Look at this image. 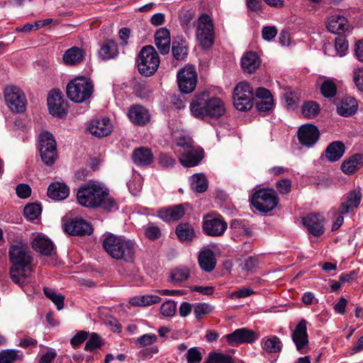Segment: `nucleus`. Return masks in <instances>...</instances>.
<instances>
[{"instance_id": "nucleus-62", "label": "nucleus", "mask_w": 363, "mask_h": 363, "mask_svg": "<svg viewBox=\"0 0 363 363\" xmlns=\"http://www.w3.org/2000/svg\"><path fill=\"white\" fill-rule=\"evenodd\" d=\"M159 163L162 167L168 168L173 167L175 164L176 161L172 156L165 153H162L159 157Z\"/></svg>"}, {"instance_id": "nucleus-29", "label": "nucleus", "mask_w": 363, "mask_h": 363, "mask_svg": "<svg viewBox=\"0 0 363 363\" xmlns=\"http://www.w3.org/2000/svg\"><path fill=\"white\" fill-rule=\"evenodd\" d=\"M85 56V51L79 47H72L67 49L63 55L64 63L69 66H74L80 64Z\"/></svg>"}, {"instance_id": "nucleus-8", "label": "nucleus", "mask_w": 363, "mask_h": 363, "mask_svg": "<svg viewBox=\"0 0 363 363\" xmlns=\"http://www.w3.org/2000/svg\"><path fill=\"white\" fill-rule=\"evenodd\" d=\"M279 197L272 189H262L257 191L252 198L253 206L259 211L268 213L272 211L279 203Z\"/></svg>"}, {"instance_id": "nucleus-43", "label": "nucleus", "mask_w": 363, "mask_h": 363, "mask_svg": "<svg viewBox=\"0 0 363 363\" xmlns=\"http://www.w3.org/2000/svg\"><path fill=\"white\" fill-rule=\"evenodd\" d=\"M320 93L325 98H333L336 95L337 86L333 79H327L320 84Z\"/></svg>"}, {"instance_id": "nucleus-16", "label": "nucleus", "mask_w": 363, "mask_h": 363, "mask_svg": "<svg viewBox=\"0 0 363 363\" xmlns=\"http://www.w3.org/2000/svg\"><path fill=\"white\" fill-rule=\"evenodd\" d=\"M204 156L203 150L200 147L194 146L181 151L179 156L180 163L186 167H192L198 165Z\"/></svg>"}, {"instance_id": "nucleus-3", "label": "nucleus", "mask_w": 363, "mask_h": 363, "mask_svg": "<svg viewBox=\"0 0 363 363\" xmlns=\"http://www.w3.org/2000/svg\"><path fill=\"white\" fill-rule=\"evenodd\" d=\"M191 114L199 119H218L226 113L224 102L207 91L196 94L190 104Z\"/></svg>"}, {"instance_id": "nucleus-13", "label": "nucleus", "mask_w": 363, "mask_h": 363, "mask_svg": "<svg viewBox=\"0 0 363 363\" xmlns=\"http://www.w3.org/2000/svg\"><path fill=\"white\" fill-rule=\"evenodd\" d=\"M292 340L297 350L301 354H306L309 351V342L307 333V322L302 319L296 326L292 333Z\"/></svg>"}, {"instance_id": "nucleus-44", "label": "nucleus", "mask_w": 363, "mask_h": 363, "mask_svg": "<svg viewBox=\"0 0 363 363\" xmlns=\"http://www.w3.org/2000/svg\"><path fill=\"white\" fill-rule=\"evenodd\" d=\"M320 112L319 104L315 101H306L302 106V113L308 118L315 117Z\"/></svg>"}, {"instance_id": "nucleus-39", "label": "nucleus", "mask_w": 363, "mask_h": 363, "mask_svg": "<svg viewBox=\"0 0 363 363\" xmlns=\"http://www.w3.org/2000/svg\"><path fill=\"white\" fill-rule=\"evenodd\" d=\"M262 348L268 353H278L281 350V342L277 336L264 337L261 340Z\"/></svg>"}, {"instance_id": "nucleus-45", "label": "nucleus", "mask_w": 363, "mask_h": 363, "mask_svg": "<svg viewBox=\"0 0 363 363\" xmlns=\"http://www.w3.org/2000/svg\"><path fill=\"white\" fill-rule=\"evenodd\" d=\"M43 291L46 297L50 299L56 306L58 311L64 308L65 296L61 294H57L52 289L44 287Z\"/></svg>"}, {"instance_id": "nucleus-64", "label": "nucleus", "mask_w": 363, "mask_h": 363, "mask_svg": "<svg viewBox=\"0 0 363 363\" xmlns=\"http://www.w3.org/2000/svg\"><path fill=\"white\" fill-rule=\"evenodd\" d=\"M145 233L146 237L150 240H156L159 238L161 235L160 228L155 225L147 226L145 228Z\"/></svg>"}, {"instance_id": "nucleus-38", "label": "nucleus", "mask_w": 363, "mask_h": 363, "mask_svg": "<svg viewBox=\"0 0 363 363\" xmlns=\"http://www.w3.org/2000/svg\"><path fill=\"white\" fill-rule=\"evenodd\" d=\"M176 234L184 242H192L196 236L194 228L189 223H180L176 228Z\"/></svg>"}, {"instance_id": "nucleus-63", "label": "nucleus", "mask_w": 363, "mask_h": 363, "mask_svg": "<svg viewBox=\"0 0 363 363\" xmlns=\"http://www.w3.org/2000/svg\"><path fill=\"white\" fill-rule=\"evenodd\" d=\"M277 34V30L275 26H265L262 28V38L266 40H271Z\"/></svg>"}, {"instance_id": "nucleus-9", "label": "nucleus", "mask_w": 363, "mask_h": 363, "mask_svg": "<svg viewBox=\"0 0 363 363\" xmlns=\"http://www.w3.org/2000/svg\"><path fill=\"white\" fill-rule=\"evenodd\" d=\"M233 104L241 111H247L253 106V89L246 82H239L233 90Z\"/></svg>"}, {"instance_id": "nucleus-17", "label": "nucleus", "mask_w": 363, "mask_h": 363, "mask_svg": "<svg viewBox=\"0 0 363 363\" xmlns=\"http://www.w3.org/2000/svg\"><path fill=\"white\" fill-rule=\"evenodd\" d=\"M319 136L318 128L312 124L303 125L298 130L299 143L306 147L313 146L318 141Z\"/></svg>"}, {"instance_id": "nucleus-50", "label": "nucleus", "mask_w": 363, "mask_h": 363, "mask_svg": "<svg viewBox=\"0 0 363 363\" xmlns=\"http://www.w3.org/2000/svg\"><path fill=\"white\" fill-rule=\"evenodd\" d=\"M157 340L156 335L153 333L145 334L139 337L135 342V344L138 347H147L155 342Z\"/></svg>"}, {"instance_id": "nucleus-58", "label": "nucleus", "mask_w": 363, "mask_h": 363, "mask_svg": "<svg viewBox=\"0 0 363 363\" xmlns=\"http://www.w3.org/2000/svg\"><path fill=\"white\" fill-rule=\"evenodd\" d=\"M353 80L358 89L363 91V68L354 69Z\"/></svg>"}, {"instance_id": "nucleus-60", "label": "nucleus", "mask_w": 363, "mask_h": 363, "mask_svg": "<svg viewBox=\"0 0 363 363\" xmlns=\"http://www.w3.org/2000/svg\"><path fill=\"white\" fill-rule=\"evenodd\" d=\"M89 333L85 331L77 333L70 340L71 345L76 347L79 346L84 340L88 338Z\"/></svg>"}, {"instance_id": "nucleus-59", "label": "nucleus", "mask_w": 363, "mask_h": 363, "mask_svg": "<svg viewBox=\"0 0 363 363\" xmlns=\"http://www.w3.org/2000/svg\"><path fill=\"white\" fill-rule=\"evenodd\" d=\"M335 48L340 55H342L348 48V43L345 37L339 36L336 38L335 41Z\"/></svg>"}, {"instance_id": "nucleus-21", "label": "nucleus", "mask_w": 363, "mask_h": 363, "mask_svg": "<svg viewBox=\"0 0 363 363\" xmlns=\"http://www.w3.org/2000/svg\"><path fill=\"white\" fill-rule=\"evenodd\" d=\"M302 221L308 232L314 236L324 233L323 218L320 214L310 213L302 218Z\"/></svg>"}, {"instance_id": "nucleus-51", "label": "nucleus", "mask_w": 363, "mask_h": 363, "mask_svg": "<svg viewBox=\"0 0 363 363\" xmlns=\"http://www.w3.org/2000/svg\"><path fill=\"white\" fill-rule=\"evenodd\" d=\"M176 303L172 300H168L162 304L160 312L164 316H173L176 313Z\"/></svg>"}, {"instance_id": "nucleus-47", "label": "nucleus", "mask_w": 363, "mask_h": 363, "mask_svg": "<svg viewBox=\"0 0 363 363\" xmlns=\"http://www.w3.org/2000/svg\"><path fill=\"white\" fill-rule=\"evenodd\" d=\"M104 345L101 337L96 333H92L86 342L84 350L92 352L96 349L100 348Z\"/></svg>"}, {"instance_id": "nucleus-52", "label": "nucleus", "mask_w": 363, "mask_h": 363, "mask_svg": "<svg viewBox=\"0 0 363 363\" xmlns=\"http://www.w3.org/2000/svg\"><path fill=\"white\" fill-rule=\"evenodd\" d=\"M186 357L188 363H199L202 360V354L197 347L188 350Z\"/></svg>"}, {"instance_id": "nucleus-56", "label": "nucleus", "mask_w": 363, "mask_h": 363, "mask_svg": "<svg viewBox=\"0 0 363 363\" xmlns=\"http://www.w3.org/2000/svg\"><path fill=\"white\" fill-rule=\"evenodd\" d=\"M258 266V260L256 257H250L245 259L242 269L246 272V274L255 272Z\"/></svg>"}, {"instance_id": "nucleus-28", "label": "nucleus", "mask_w": 363, "mask_h": 363, "mask_svg": "<svg viewBox=\"0 0 363 363\" xmlns=\"http://www.w3.org/2000/svg\"><path fill=\"white\" fill-rule=\"evenodd\" d=\"M153 159L152 150L145 147L135 148L132 154V160L138 166H147L153 162Z\"/></svg>"}, {"instance_id": "nucleus-57", "label": "nucleus", "mask_w": 363, "mask_h": 363, "mask_svg": "<svg viewBox=\"0 0 363 363\" xmlns=\"http://www.w3.org/2000/svg\"><path fill=\"white\" fill-rule=\"evenodd\" d=\"M45 26L40 21H35L34 23H26L21 27H18L16 30L22 33H30L32 30H37L40 28Z\"/></svg>"}, {"instance_id": "nucleus-10", "label": "nucleus", "mask_w": 363, "mask_h": 363, "mask_svg": "<svg viewBox=\"0 0 363 363\" xmlns=\"http://www.w3.org/2000/svg\"><path fill=\"white\" fill-rule=\"evenodd\" d=\"M196 39L203 49L211 48L215 40L214 27L211 18L206 14L200 16L196 28Z\"/></svg>"}, {"instance_id": "nucleus-1", "label": "nucleus", "mask_w": 363, "mask_h": 363, "mask_svg": "<svg viewBox=\"0 0 363 363\" xmlns=\"http://www.w3.org/2000/svg\"><path fill=\"white\" fill-rule=\"evenodd\" d=\"M9 259L11 263L9 274L11 280L23 288L24 280L30 276L33 256L26 243L15 241L11 244L9 250Z\"/></svg>"}, {"instance_id": "nucleus-36", "label": "nucleus", "mask_w": 363, "mask_h": 363, "mask_svg": "<svg viewBox=\"0 0 363 363\" xmlns=\"http://www.w3.org/2000/svg\"><path fill=\"white\" fill-rule=\"evenodd\" d=\"M345 150V145L340 141L331 143L325 150V157L330 162L340 160Z\"/></svg>"}, {"instance_id": "nucleus-25", "label": "nucleus", "mask_w": 363, "mask_h": 363, "mask_svg": "<svg viewBox=\"0 0 363 363\" xmlns=\"http://www.w3.org/2000/svg\"><path fill=\"white\" fill-rule=\"evenodd\" d=\"M130 121L138 125H145L150 120L149 111L141 105L130 106L128 113Z\"/></svg>"}, {"instance_id": "nucleus-55", "label": "nucleus", "mask_w": 363, "mask_h": 363, "mask_svg": "<svg viewBox=\"0 0 363 363\" xmlns=\"http://www.w3.org/2000/svg\"><path fill=\"white\" fill-rule=\"evenodd\" d=\"M176 143L178 147H180L182 148V150H179V152L181 151H185L186 149L191 148L194 147L192 139L188 136L179 137L177 139Z\"/></svg>"}, {"instance_id": "nucleus-22", "label": "nucleus", "mask_w": 363, "mask_h": 363, "mask_svg": "<svg viewBox=\"0 0 363 363\" xmlns=\"http://www.w3.org/2000/svg\"><path fill=\"white\" fill-rule=\"evenodd\" d=\"M362 197V193L358 189H354L347 193L345 201L338 208V213L345 214L351 212L354 208H357L361 202Z\"/></svg>"}, {"instance_id": "nucleus-61", "label": "nucleus", "mask_w": 363, "mask_h": 363, "mask_svg": "<svg viewBox=\"0 0 363 363\" xmlns=\"http://www.w3.org/2000/svg\"><path fill=\"white\" fill-rule=\"evenodd\" d=\"M16 194L21 199H26L30 196L31 189L28 184H20L16 189Z\"/></svg>"}, {"instance_id": "nucleus-48", "label": "nucleus", "mask_w": 363, "mask_h": 363, "mask_svg": "<svg viewBox=\"0 0 363 363\" xmlns=\"http://www.w3.org/2000/svg\"><path fill=\"white\" fill-rule=\"evenodd\" d=\"M41 210L40 204L31 203L25 206L24 216L28 220H33L40 216Z\"/></svg>"}, {"instance_id": "nucleus-54", "label": "nucleus", "mask_w": 363, "mask_h": 363, "mask_svg": "<svg viewBox=\"0 0 363 363\" xmlns=\"http://www.w3.org/2000/svg\"><path fill=\"white\" fill-rule=\"evenodd\" d=\"M17 358L15 350H6L0 352V363H13Z\"/></svg>"}, {"instance_id": "nucleus-41", "label": "nucleus", "mask_w": 363, "mask_h": 363, "mask_svg": "<svg viewBox=\"0 0 363 363\" xmlns=\"http://www.w3.org/2000/svg\"><path fill=\"white\" fill-rule=\"evenodd\" d=\"M172 52L175 60L182 61L186 58L189 49L184 43L174 40L172 45Z\"/></svg>"}, {"instance_id": "nucleus-12", "label": "nucleus", "mask_w": 363, "mask_h": 363, "mask_svg": "<svg viewBox=\"0 0 363 363\" xmlns=\"http://www.w3.org/2000/svg\"><path fill=\"white\" fill-rule=\"evenodd\" d=\"M178 85L182 92H192L196 86L197 74L193 66H186L177 74Z\"/></svg>"}, {"instance_id": "nucleus-35", "label": "nucleus", "mask_w": 363, "mask_h": 363, "mask_svg": "<svg viewBox=\"0 0 363 363\" xmlns=\"http://www.w3.org/2000/svg\"><path fill=\"white\" fill-rule=\"evenodd\" d=\"M363 164V156L356 154L345 160L341 165L342 172L347 174H351L357 171Z\"/></svg>"}, {"instance_id": "nucleus-11", "label": "nucleus", "mask_w": 363, "mask_h": 363, "mask_svg": "<svg viewBox=\"0 0 363 363\" xmlns=\"http://www.w3.org/2000/svg\"><path fill=\"white\" fill-rule=\"evenodd\" d=\"M4 94L6 103L12 111L23 113L26 111L27 99L21 89L13 85L7 86Z\"/></svg>"}, {"instance_id": "nucleus-5", "label": "nucleus", "mask_w": 363, "mask_h": 363, "mask_svg": "<svg viewBox=\"0 0 363 363\" xmlns=\"http://www.w3.org/2000/svg\"><path fill=\"white\" fill-rule=\"evenodd\" d=\"M66 91L67 97L71 101L75 103H82L92 96L94 84L86 77H76L67 84Z\"/></svg>"}, {"instance_id": "nucleus-19", "label": "nucleus", "mask_w": 363, "mask_h": 363, "mask_svg": "<svg viewBox=\"0 0 363 363\" xmlns=\"http://www.w3.org/2000/svg\"><path fill=\"white\" fill-rule=\"evenodd\" d=\"M224 337L227 342L232 346L242 343H250L256 339L255 333L246 328L237 329L233 333L226 335Z\"/></svg>"}, {"instance_id": "nucleus-23", "label": "nucleus", "mask_w": 363, "mask_h": 363, "mask_svg": "<svg viewBox=\"0 0 363 363\" xmlns=\"http://www.w3.org/2000/svg\"><path fill=\"white\" fill-rule=\"evenodd\" d=\"M185 206H187V204H178L162 208L158 210L157 216L164 221H177L185 214Z\"/></svg>"}, {"instance_id": "nucleus-34", "label": "nucleus", "mask_w": 363, "mask_h": 363, "mask_svg": "<svg viewBox=\"0 0 363 363\" xmlns=\"http://www.w3.org/2000/svg\"><path fill=\"white\" fill-rule=\"evenodd\" d=\"M69 193V188L62 183H52L48 189V196L55 200L60 201L66 199Z\"/></svg>"}, {"instance_id": "nucleus-15", "label": "nucleus", "mask_w": 363, "mask_h": 363, "mask_svg": "<svg viewBox=\"0 0 363 363\" xmlns=\"http://www.w3.org/2000/svg\"><path fill=\"white\" fill-rule=\"evenodd\" d=\"M227 223L221 216H207L203 223V229L210 236H220L226 230Z\"/></svg>"}, {"instance_id": "nucleus-33", "label": "nucleus", "mask_w": 363, "mask_h": 363, "mask_svg": "<svg viewBox=\"0 0 363 363\" xmlns=\"http://www.w3.org/2000/svg\"><path fill=\"white\" fill-rule=\"evenodd\" d=\"M259 65V58L254 52H248L242 57L241 66L245 72L249 74L253 73Z\"/></svg>"}, {"instance_id": "nucleus-49", "label": "nucleus", "mask_w": 363, "mask_h": 363, "mask_svg": "<svg viewBox=\"0 0 363 363\" xmlns=\"http://www.w3.org/2000/svg\"><path fill=\"white\" fill-rule=\"evenodd\" d=\"M213 307L206 303H197L194 306V313L197 319L201 318L204 315L210 313Z\"/></svg>"}, {"instance_id": "nucleus-31", "label": "nucleus", "mask_w": 363, "mask_h": 363, "mask_svg": "<svg viewBox=\"0 0 363 363\" xmlns=\"http://www.w3.org/2000/svg\"><path fill=\"white\" fill-rule=\"evenodd\" d=\"M33 248L45 256H50L54 250L52 242L42 235H38L32 242Z\"/></svg>"}, {"instance_id": "nucleus-26", "label": "nucleus", "mask_w": 363, "mask_h": 363, "mask_svg": "<svg viewBox=\"0 0 363 363\" xmlns=\"http://www.w3.org/2000/svg\"><path fill=\"white\" fill-rule=\"evenodd\" d=\"M337 112L340 116L347 117L354 114L357 110V102L352 96H344L340 100H336Z\"/></svg>"}, {"instance_id": "nucleus-37", "label": "nucleus", "mask_w": 363, "mask_h": 363, "mask_svg": "<svg viewBox=\"0 0 363 363\" xmlns=\"http://www.w3.org/2000/svg\"><path fill=\"white\" fill-rule=\"evenodd\" d=\"M118 53L117 43L113 40H106L99 50V57L104 60L114 58Z\"/></svg>"}, {"instance_id": "nucleus-30", "label": "nucleus", "mask_w": 363, "mask_h": 363, "mask_svg": "<svg viewBox=\"0 0 363 363\" xmlns=\"http://www.w3.org/2000/svg\"><path fill=\"white\" fill-rule=\"evenodd\" d=\"M255 96L260 99L256 104L259 111H267L272 108L273 99L269 90L262 87L258 88L255 91Z\"/></svg>"}, {"instance_id": "nucleus-46", "label": "nucleus", "mask_w": 363, "mask_h": 363, "mask_svg": "<svg viewBox=\"0 0 363 363\" xmlns=\"http://www.w3.org/2000/svg\"><path fill=\"white\" fill-rule=\"evenodd\" d=\"M205 363H234V360L230 355L212 352L209 353Z\"/></svg>"}, {"instance_id": "nucleus-2", "label": "nucleus", "mask_w": 363, "mask_h": 363, "mask_svg": "<svg viewBox=\"0 0 363 363\" xmlns=\"http://www.w3.org/2000/svg\"><path fill=\"white\" fill-rule=\"evenodd\" d=\"M107 188L96 182H90L82 185L77 194V201L83 206L96 208L101 207L111 211L117 208L116 201L108 196Z\"/></svg>"}, {"instance_id": "nucleus-53", "label": "nucleus", "mask_w": 363, "mask_h": 363, "mask_svg": "<svg viewBox=\"0 0 363 363\" xmlns=\"http://www.w3.org/2000/svg\"><path fill=\"white\" fill-rule=\"evenodd\" d=\"M276 188L281 194H288L291 190V181L289 179H283L276 182Z\"/></svg>"}, {"instance_id": "nucleus-4", "label": "nucleus", "mask_w": 363, "mask_h": 363, "mask_svg": "<svg viewBox=\"0 0 363 363\" xmlns=\"http://www.w3.org/2000/svg\"><path fill=\"white\" fill-rule=\"evenodd\" d=\"M103 247L113 258L132 262L135 252V243L122 236L108 234L103 240Z\"/></svg>"}, {"instance_id": "nucleus-24", "label": "nucleus", "mask_w": 363, "mask_h": 363, "mask_svg": "<svg viewBox=\"0 0 363 363\" xmlns=\"http://www.w3.org/2000/svg\"><path fill=\"white\" fill-rule=\"evenodd\" d=\"M327 28L330 33L340 34L348 30L350 26L344 16L335 13L329 16Z\"/></svg>"}, {"instance_id": "nucleus-40", "label": "nucleus", "mask_w": 363, "mask_h": 363, "mask_svg": "<svg viewBox=\"0 0 363 363\" xmlns=\"http://www.w3.org/2000/svg\"><path fill=\"white\" fill-rule=\"evenodd\" d=\"M192 190L198 193L206 191L208 186V182L203 174H195L190 178Z\"/></svg>"}, {"instance_id": "nucleus-7", "label": "nucleus", "mask_w": 363, "mask_h": 363, "mask_svg": "<svg viewBox=\"0 0 363 363\" xmlns=\"http://www.w3.org/2000/svg\"><path fill=\"white\" fill-rule=\"evenodd\" d=\"M39 151L45 164L51 166L55 162L57 158V143L50 132L45 130L40 134Z\"/></svg>"}, {"instance_id": "nucleus-32", "label": "nucleus", "mask_w": 363, "mask_h": 363, "mask_svg": "<svg viewBox=\"0 0 363 363\" xmlns=\"http://www.w3.org/2000/svg\"><path fill=\"white\" fill-rule=\"evenodd\" d=\"M199 263L201 268L205 272H212L216 264V259L212 250L207 249L200 252Z\"/></svg>"}, {"instance_id": "nucleus-20", "label": "nucleus", "mask_w": 363, "mask_h": 363, "mask_svg": "<svg viewBox=\"0 0 363 363\" xmlns=\"http://www.w3.org/2000/svg\"><path fill=\"white\" fill-rule=\"evenodd\" d=\"M113 126L110 120L106 118L94 119L88 126L90 133L97 138L108 136L112 132Z\"/></svg>"}, {"instance_id": "nucleus-42", "label": "nucleus", "mask_w": 363, "mask_h": 363, "mask_svg": "<svg viewBox=\"0 0 363 363\" xmlns=\"http://www.w3.org/2000/svg\"><path fill=\"white\" fill-rule=\"evenodd\" d=\"M190 270L187 267H179L173 269L170 273V279L174 284H179L188 279Z\"/></svg>"}, {"instance_id": "nucleus-18", "label": "nucleus", "mask_w": 363, "mask_h": 363, "mask_svg": "<svg viewBox=\"0 0 363 363\" xmlns=\"http://www.w3.org/2000/svg\"><path fill=\"white\" fill-rule=\"evenodd\" d=\"M65 231L72 235H91L93 228L91 224L82 218H76L65 224Z\"/></svg>"}, {"instance_id": "nucleus-27", "label": "nucleus", "mask_w": 363, "mask_h": 363, "mask_svg": "<svg viewBox=\"0 0 363 363\" xmlns=\"http://www.w3.org/2000/svg\"><path fill=\"white\" fill-rule=\"evenodd\" d=\"M155 43L157 48L162 55L169 53L170 50V33L166 28H161L155 33Z\"/></svg>"}, {"instance_id": "nucleus-14", "label": "nucleus", "mask_w": 363, "mask_h": 363, "mask_svg": "<svg viewBox=\"0 0 363 363\" xmlns=\"http://www.w3.org/2000/svg\"><path fill=\"white\" fill-rule=\"evenodd\" d=\"M47 101L49 112L53 116L62 118L66 113L67 103L64 101L60 91H50Z\"/></svg>"}, {"instance_id": "nucleus-6", "label": "nucleus", "mask_w": 363, "mask_h": 363, "mask_svg": "<svg viewBox=\"0 0 363 363\" xmlns=\"http://www.w3.org/2000/svg\"><path fill=\"white\" fill-rule=\"evenodd\" d=\"M160 62L159 55L154 47L145 46L138 56V71L141 74L150 77L157 70Z\"/></svg>"}]
</instances>
